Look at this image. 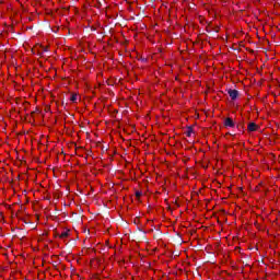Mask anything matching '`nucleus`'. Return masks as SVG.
Listing matches in <instances>:
<instances>
[{"instance_id":"nucleus-1","label":"nucleus","mask_w":280,"mask_h":280,"mask_svg":"<svg viewBox=\"0 0 280 280\" xmlns=\"http://www.w3.org/2000/svg\"><path fill=\"white\" fill-rule=\"evenodd\" d=\"M71 235L70 230H63L60 234H54V237H59V240H67Z\"/></svg>"},{"instance_id":"nucleus-2","label":"nucleus","mask_w":280,"mask_h":280,"mask_svg":"<svg viewBox=\"0 0 280 280\" xmlns=\"http://www.w3.org/2000/svg\"><path fill=\"white\" fill-rule=\"evenodd\" d=\"M224 126L225 128H235V122L233 121V118H225Z\"/></svg>"},{"instance_id":"nucleus-3","label":"nucleus","mask_w":280,"mask_h":280,"mask_svg":"<svg viewBox=\"0 0 280 280\" xmlns=\"http://www.w3.org/2000/svg\"><path fill=\"white\" fill-rule=\"evenodd\" d=\"M247 130H248V132H257V130H259V126H257V124H255V122H250L247 126Z\"/></svg>"},{"instance_id":"nucleus-4","label":"nucleus","mask_w":280,"mask_h":280,"mask_svg":"<svg viewBox=\"0 0 280 280\" xmlns=\"http://www.w3.org/2000/svg\"><path fill=\"white\" fill-rule=\"evenodd\" d=\"M228 93L231 100H235L240 95V92H237V90H229Z\"/></svg>"},{"instance_id":"nucleus-5","label":"nucleus","mask_w":280,"mask_h":280,"mask_svg":"<svg viewBox=\"0 0 280 280\" xmlns=\"http://www.w3.org/2000/svg\"><path fill=\"white\" fill-rule=\"evenodd\" d=\"M191 135H194V129L191 127H188L186 131V137H191Z\"/></svg>"},{"instance_id":"nucleus-6","label":"nucleus","mask_w":280,"mask_h":280,"mask_svg":"<svg viewBox=\"0 0 280 280\" xmlns=\"http://www.w3.org/2000/svg\"><path fill=\"white\" fill-rule=\"evenodd\" d=\"M70 100L71 102H78V94H72Z\"/></svg>"},{"instance_id":"nucleus-7","label":"nucleus","mask_w":280,"mask_h":280,"mask_svg":"<svg viewBox=\"0 0 280 280\" xmlns=\"http://www.w3.org/2000/svg\"><path fill=\"white\" fill-rule=\"evenodd\" d=\"M44 51H47V48H45Z\"/></svg>"}]
</instances>
